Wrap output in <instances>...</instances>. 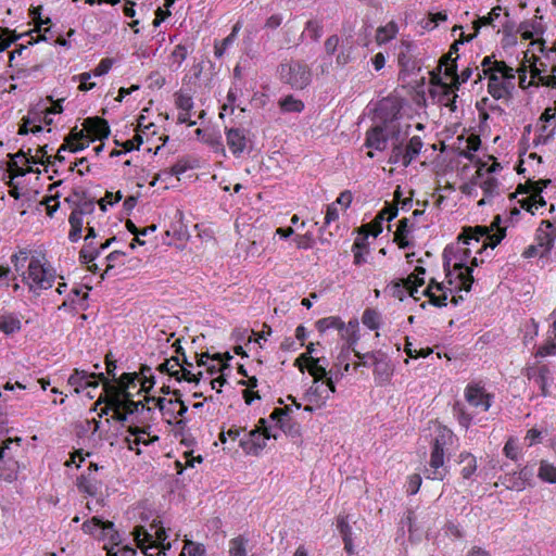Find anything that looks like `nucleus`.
<instances>
[{
  "label": "nucleus",
  "mask_w": 556,
  "mask_h": 556,
  "mask_svg": "<svg viewBox=\"0 0 556 556\" xmlns=\"http://www.w3.org/2000/svg\"><path fill=\"white\" fill-rule=\"evenodd\" d=\"M402 105L396 100L384 98V143L391 141L389 163L408 166L420 154L424 141L420 135H413L408 140L412 125L401 115Z\"/></svg>",
  "instance_id": "f257e3e1"
},
{
  "label": "nucleus",
  "mask_w": 556,
  "mask_h": 556,
  "mask_svg": "<svg viewBox=\"0 0 556 556\" xmlns=\"http://www.w3.org/2000/svg\"><path fill=\"white\" fill-rule=\"evenodd\" d=\"M470 256V249H463L459 252V256L452 264V258L447 255V250L443 252V267L445 271V279L451 286L455 283L457 279L458 285L456 288L459 290H466L469 292L475 282L473 266L478 265V258H471V265L468 266L467 258ZM451 287H446L444 282H437L434 278H431L428 286L422 290L421 294L426 295L433 306H446L447 293L451 292Z\"/></svg>",
  "instance_id": "f03ea898"
},
{
  "label": "nucleus",
  "mask_w": 556,
  "mask_h": 556,
  "mask_svg": "<svg viewBox=\"0 0 556 556\" xmlns=\"http://www.w3.org/2000/svg\"><path fill=\"white\" fill-rule=\"evenodd\" d=\"M482 73L478 74V79L486 76L488 91L494 99L511 98L515 88L516 71L505 61H498L494 54L484 55L481 61Z\"/></svg>",
  "instance_id": "7ed1b4c3"
},
{
  "label": "nucleus",
  "mask_w": 556,
  "mask_h": 556,
  "mask_svg": "<svg viewBox=\"0 0 556 556\" xmlns=\"http://www.w3.org/2000/svg\"><path fill=\"white\" fill-rule=\"evenodd\" d=\"M452 439L453 432L446 427L440 429L439 433L432 439L429 467L425 470L426 478L438 479L439 481L446 478L450 472L446 466V446L451 444Z\"/></svg>",
  "instance_id": "20e7f679"
},
{
  "label": "nucleus",
  "mask_w": 556,
  "mask_h": 556,
  "mask_svg": "<svg viewBox=\"0 0 556 556\" xmlns=\"http://www.w3.org/2000/svg\"><path fill=\"white\" fill-rule=\"evenodd\" d=\"M501 215H496L491 222L490 227H465L458 236V239L463 240L464 244L468 245L472 244L473 241L480 242L482 239V243L477 251H482L484 248H488V245H490V248H496L507 233V229H505V227H501Z\"/></svg>",
  "instance_id": "39448f33"
},
{
  "label": "nucleus",
  "mask_w": 556,
  "mask_h": 556,
  "mask_svg": "<svg viewBox=\"0 0 556 556\" xmlns=\"http://www.w3.org/2000/svg\"><path fill=\"white\" fill-rule=\"evenodd\" d=\"M137 378L136 374H123L119 378V386L112 387L113 394L106 400L111 407L123 408L128 415L138 412L139 409H146L141 401H132V395L127 391L130 384L134 383Z\"/></svg>",
  "instance_id": "423d86ee"
},
{
  "label": "nucleus",
  "mask_w": 556,
  "mask_h": 556,
  "mask_svg": "<svg viewBox=\"0 0 556 556\" xmlns=\"http://www.w3.org/2000/svg\"><path fill=\"white\" fill-rule=\"evenodd\" d=\"M279 74L285 84L290 85L296 90H303L312 81L311 68L301 61H291L280 64Z\"/></svg>",
  "instance_id": "0eeeda50"
},
{
  "label": "nucleus",
  "mask_w": 556,
  "mask_h": 556,
  "mask_svg": "<svg viewBox=\"0 0 556 556\" xmlns=\"http://www.w3.org/2000/svg\"><path fill=\"white\" fill-rule=\"evenodd\" d=\"M23 280L28 285L29 290L39 295L40 291L52 287L54 275L50 273L38 258H31L27 267V276Z\"/></svg>",
  "instance_id": "6e6552de"
},
{
  "label": "nucleus",
  "mask_w": 556,
  "mask_h": 556,
  "mask_svg": "<svg viewBox=\"0 0 556 556\" xmlns=\"http://www.w3.org/2000/svg\"><path fill=\"white\" fill-rule=\"evenodd\" d=\"M382 223V210L379 211L374 218V220L369 224H366L359 228L358 237L355 239L353 244L354 249V262L359 265L364 262L361 250H363L367 245V239L371 236L374 239L382 231L381 227Z\"/></svg>",
  "instance_id": "1a4fd4ad"
},
{
  "label": "nucleus",
  "mask_w": 556,
  "mask_h": 556,
  "mask_svg": "<svg viewBox=\"0 0 556 556\" xmlns=\"http://www.w3.org/2000/svg\"><path fill=\"white\" fill-rule=\"evenodd\" d=\"M433 521H435V515L432 514V511H421L418 519L415 511L407 510L401 521V525L402 527H404V525L407 526L409 538L413 540V538H419L422 530L430 529Z\"/></svg>",
  "instance_id": "9d476101"
},
{
  "label": "nucleus",
  "mask_w": 556,
  "mask_h": 556,
  "mask_svg": "<svg viewBox=\"0 0 556 556\" xmlns=\"http://www.w3.org/2000/svg\"><path fill=\"white\" fill-rule=\"evenodd\" d=\"M465 399L472 407L485 412L491 407L494 396L480 382H470L465 389Z\"/></svg>",
  "instance_id": "9b49d317"
},
{
  "label": "nucleus",
  "mask_w": 556,
  "mask_h": 556,
  "mask_svg": "<svg viewBox=\"0 0 556 556\" xmlns=\"http://www.w3.org/2000/svg\"><path fill=\"white\" fill-rule=\"evenodd\" d=\"M526 377L532 378L539 386L542 396H549V386L553 380L552 371L545 363H538L526 368Z\"/></svg>",
  "instance_id": "f8f14e48"
},
{
  "label": "nucleus",
  "mask_w": 556,
  "mask_h": 556,
  "mask_svg": "<svg viewBox=\"0 0 556 556\" xmlns=\"http://www.w3.org/2000/svg\"><path fill=\"white\" fill-rule=\"evenodd\" d=\"M413 41L407 40H402L397 47L396 59L402 73H413L421 67L420 61L413 53Z\"/></svg>",
  "instance_id": "ddd939ff"
},
{
  "label": "nucleus",
  "mask_w": 556,
  "mask_h": 556,
  "mask_svg": "<svg viewBox=\"0 0 556 556\" xmlns=\"http://www.w3.org/2000/svg\"><path fill=\"white\" fill-rule=\"evenodd\" d=\"M270 438L277 439L276 434H271L266 430L264 434L261 432V428H255L249 432V437L247 439L240 440V446L247 454L258 455L266 446V440Z\"/></svg>",
  "instance_id": "4468645a"
},
{
  "label": "nucleus",
  "mask_w": 556,
  "mask_h": 556,
  "mask_svg": "<svg viewBox=\"0 0 556 556\" xmlns=\"http://www.w3.org/2000/svg\"><path fill=\"white\" fill-rule=\"evenodd\" d=\"M555 226L551 220H542L540 228L536 230L535 240L540 248V256L547 255L555 243V235L553 233Z\"/></svg>",
  "instance_id": "2eb2a0df"
},
{
  "label": "nucleus",
  "mask_w": 556,
  "mask_h": 556,
  "mask_svg": "<svg viewBox=\"0 0 556 556\" xmlns=\"http://www.w3.org/2000/svg\"><path fill=\"white\" fill-rule=\"evenodd\" d=\"M444 75L452 78L451 84H441V86L444 88L445 96H450V93L453 94V98L451 102L448 103L451 110H456V98L457 94L455 93V90L458 89V84L456 83V79L458 77V66H457V59H452V62L446 64L444 68Z\"/></svg>",
  "instance_id": "dca6fc26"
},
{
  "label": "nucleus",
  "mask_w": 556,
  "mask_h": 556,
  "mask_svg": "<svg viewBox=\"0 0 556 556\" xmlns=\"http://www.w3.org/2000/svg\"><path fill=\"white\" fill-rule=\"evenodd\" d=\"M84 126L89 135L96 139H104L110 135L109 123L101 117H89L85 121Z\"/></svg>",
  "instance_id": "f3484780"
},
{
  "label": "nucleus",
  "mask_w": 556,
  "mask_h": 556,
  "mask_svg": "<svg viewBox=\"0 0 556 556\" xmlns=\"http://www.w3.org/2000/svg\"><path fill=\"white\" fill-rule=\"evenodd\" d=\"M227 144L235 155H240L247 147V138L243 130L238 128H230L226 132Z\"/></svg>",
  "instance_id": "a211bd4d"
},
{
  "label": "nucleus",
  "mask_w": 556,
  "mask_h": 556,
  "mask_svg": "<svg viewBox=\"0 0 556 556\" xmlns=\"http://www.w3.org/2000/svg\"><path fill=\"white\" fill-rule=\"evenodd\" d=\"M458 464H460V473L464 479L473 478L478 469V459L473 453L460 452L458 454Z\"/></svg>",
  "instance_id": "6ab92c4d"
},
{
  "label": "nucleus",
  "mask_w": 556,
  "mask_h": 556,
  "mask_svg": "<svg viewBox=\"0 0 556 556\" xmlns=\"http://www.w3.org/2000/svg\"><path fill=\"white\" fill-rule=\"evenodd\" d=\"M479 186L484 197L478 202V205H484V203L490 202V200L494 199V197L500 193V181L497 178H494V176H491V174H488L485 178L481 179Z\"/></svg>",
  "instance_id": "aec40b11"
},
{
  "label": "nucleus",
  "mask_w": 556,
  "mask_h": 556,
  "mask_svg": "<svg viewBox=\"0 0 556 556\" xmlns=\"http://www.w3.org/2000/svg\"><path fill=\"white\" fill-rule=\"evenodd\" d=\"M132 534L137 542V546L143 552V554L152 556V554L149 553V549L156 548V545L153 542V535L142 526L136 527Z\"/></svg>",
  "instance_id": "412c9836"
},
{
  "label": "nucleus",
  "mask_w": 556,
  "mask_h": 556,
  "mask_svg": "<svg viewBox=\"0 0 556 556\" xmlns=\"http://www.w3.org/2000/svg\"><path fill=\"white\" fill-rule=\"evenodd\" d=\"M89 378H99L103 381L106 380L103 374H88L85 370L75 369L74 372L68 378V383L71 386H83V381H85V387H97L98 382L90 381Z\"/></svg>",
  "instance_id": "4be33fe9"
},
{
  "label": "nucleus",
  "mask_w": 556,
  "mask_h": 556,
  "mask_svg": "<svg viewBox=\"0 0 556 556\" xmlns=\"http://www.w3.org/2000/svg\"><path fill=\"white\" fill-rule=\"evenodd\" d=\"M409 232L410 227L408 218H402L401 220H399V224L394 231L393 241L400 248H407V245H409Z\"/></svg>",
  "instance_id": "5701e85b"
},
{
  "label": "nucleus",
  "mask_w": 556,
  "mask_h": 556,
  "mask_svg": "<svg viewBox=\"0 0 556 556\" xmlns=\"http://www.w3.org/2000/svg\"><path fill=\"white\" fill-rule=\"evenodd\" d=\"M388 289L393 298L403 301L407 295H412L409 277L401 278L396 282L390 283Z\"/></svg>",
  "instance_id": "b1692460"
},
{
  "label": "nucleus",
  "mask_w": 556,
  "mask_h": 556,
  "mask_svg": "<svg viewBox=\"0 0 556 556\" xmlns=\"http://www.w3.org/2000/svg\"><path fill=\"white\" fill-rule=\"evenodd\" d=\"M425 267L416 266L414 271L408 275V281L410 283V296L414 299H420V296H418L419 287L425 283Z\"/></svg>",
  "instance_id": "393cba45"
},
{
  "label": "nucleus",
  "mask_w": 556,
  "mask_h": 556,
  "mask_svg": "<svg viewBox=\"0 0 556 556\" xmlns=\"http://www.w3.org/2000/svg\"><path fill=\"white\" fill-rule=\"evenodd\" d=\"M542 191L541 179L538 181H532V179H528L526 182H519L515 192L509 194V199H515L518 193H531L533 197V203L535 199H538V193Z\"/></svg>",
  "instance_id": "a878e982"
},
{
  "label": "nucleus",
  "mask_w": 556,
  "mask_h": 556,
  "mask_svg": "<svg viewBox=\"0 0 556 556\" xmlns=\"http://www.w3.org/2000/svg\"><path fill=\"white\" fill-rule=\"evenodd\" d=\"M83 217L84 216L77 214L76 212H74L72 210V213L70 214V217H68V223L71 225V230L68 232V239L72 242L78 241L81 237L83 225H84Z\"/></svg>",
  "instance_id": "bb28decb"
},
{
  "label": "nucleus",
  "mask_w": 556,
  "mask_h": 556,
  "mask_svg": "<svg viewBox=\"0 0 556 556\" xmlns=\"http://www.w3.org/2000/svg\"><path fill=\"white\" fill-rule=\"evenodd\" d=\"M101 528L104 531H112L111 540L114 541L115 536H118V533L114 530V523L112 521H103L99 517H93L91 521H86L83 525V528L86 532L92 533L93 528Z\"/></svg>",
  "instance_id": "cd10ccee"
},
{
  "label": "nucleus",
  "mask_w": 556,
  "mask_h": 556,
  "mask_svg": "<svg viewBox=\"0 0 556 556\" xmlns=\"http://www.w3.org/2000/svg\"><path fill=\"white\" fill-rule=\"evenodd\" d=\"M337 528L340 531L343 542L344 549L349 554H353V544H352V533L349 523L346 522V518L344 516H339L337 519Z\"/></svg>",
  "instance_id": "c85d7f7f"
},
{
  "label": "nucleus",
  "mask_w": 556,
  "mask_h": 556,
  "mask_svg": "<svg viewBox=\"0 0 556 556\" xmlns=\"http://www.w3.org/2000/svg\"><path fill=\"white\" fill-rule=\"evenodd\" d=\"M279 108L283 113H300L304 110V103L290 94L279 100Z\"/></svg>",
  "instance_id": "c756f323"
},
{
  "label": "nucleus",
  "mask_w": 556,
  "mask_h": 556,
  "mask_svg": "<svg viewBox=\"0 0 556 556\" xmlns=\"http://www.w3.org/2000/svg\"><path fill=\"white\" fill-rule=\"evenodd\" d=\"M556 66L552 67L551 75H543L536 64H531V77L536 78V84L547 85V87H556Z\"/></svg>",
  "instance_id": "7c9ffc66"
},
{
  "label": "nucleus",
  "mask_w": 556,
  "mask_h": 556,
  "mask_svg": "<svg viewBox=\"0 0 556 556\" xmlns=\"http://www.w3.org/2000/svg\"><path fill=\"white\" fill-rule=\"evenodd\" d=\"M500 15H501V7H495V8H491L490 12L486 15H484L483 17H478L472 23V26L475 28V33H473L472 37L476 36V34H478V31L480 30L482 25H492L494 20L500 18ZM469 39H471V36H469Z\"/></svg>",
  "instance_id": "2f4dec72"
},
{
  "label": "nucleus",
  "mask_w": 556,
  "mask_h": 556,
  "mask_svg": "<svg viewBox=\"0 0 556 556\" xmlns=\"http://www.w3.org/2000/svg\"><path fill=\"white\" fill-rule=\"evenodd\" d=\"M538 477L547 483H556V466L548 460H541Z\"/></svg>",
  "instance_id": "473e14b6"
},
{
  "label": "nucleus",
  "mask_w": 556,
  "mask_h": 556,
  "mask_svg": "<svg viewBox=\"0 0 556 556\" xmlns=\"http://www.w3.org/2000/svg\"><path fill=\"white\" fill-rule=\"evenodd\" d=\"M128 431L135 437L132 440L126 439L130 450H135V445L136 446H138L139 444L148 445L151 442L159 440V437H156V435H154L150 440H144L140 434L146 433V430H142L138 427H135V428L130 427Z\"/></svg>",
  "instance_id": "72a5a7b5"
},
{
  "label": "nucleus",
  "mask_w": 556,
  "mask_h": 556,
  "mask_svg": "<svg viewBox=\"0 0 556 556\" xmlns=\"http://www.w3.org/2000/svg\"><path fill=\"white\" fill-rule=\"evenodd\" d=\"M248 540L242 535L233 538L229 542V556H247Z\"/></svg>",
  "instance_id": "f704fd0d"
},
{
  "label": "nucleus",
  "mask_w": 556,
  "mask_h": 556,
  "mask_svg": "<svg viewBox=\"0 0 556 556\" xmlns=\"http://www.w3.org/2000/svg\"><path fill=\"white\" fill-rule=\"evenodd\" d=\"M500 481L508 490H517L518 492H520V490H522L523 483L521 482L520 471L508 472L504 477L500 478Z\"/></svg>",
  "instance_id": "c9c22d12"
},
{
  "label": "nucleus",
  "mask_w": 556,
  "mask_h": 556,
  "mask_svg": "<svg viewBox=\"0 0 556 556\" xmlns=\"http://www.w3.org/2000/svg\"><path fill=\"white\" fill-rule=\"evenodd\" d=\"M381 139H382V126L379 123H376V125L367 134V139H366L365 146L367 148L380 149L379 144L381 142Z\"/></svg>",
  "instance_id": "e433bc0d"
},
{
  "label": "nucleus",
  "mask_w": 556,
  "mask_h": 556,
  "mask_svg": "<svg viewBox=\"0 0 556 556\" xmlns=\"http://www.w3.org/2000/svg\"><path fill=\"white\" fill-rule=\"evenodd\" d=\"M362 323L370 330H377L380 324L379 312L372 308L365 309L362 316Z\"/></svg>",
  "instance_id": "4c0bfd02"
},
{
  "label": "nucleus",
  "mask_w": 556,
  "mask_h": 556,
  "mask_svg": "<svg viewBox=\"0 0 556 556\" xmlns=\"http://www.w3.org/2000/svg\"><path fill=\"white\" fill-rule=\"evenodd\" d=\"M317 329L320 332L326 331L329 328H337L340 332L344 329V323L339 317H326L317 321Z\"/></svg>",
  "instance_id": "58836bf2"
},
{
  "label": "nucleus",
  "mask_w": 556,
  "mask_h": 556,
  "mask_svg": "<svg viewBox=\"0 0 556 556\" xmlns=\"http://www.w3.org/2000/svg\"><path fill=\"white\" fill-rule=\"evenodd\" d=\"M533 58H534V55H533ZM534 61H535V58H534ZM533 64H535V62H533ZM531 65H532V63H530V73H531ZM515 72H516V75L518 74L519 87H521V89H527V87H530V85L536 84V81H538V78H533L532 75H531V79L527 80L528 66L526 63H522L519 68L515 70Z\"/></svg>",
  "instance_id": "ea45409f"
},
{
  "label": "nucleus",
  "mask_w": 556,
  "mask_h": 556,
  "mask_svg": "<svg viewBox=\"0 0 556 556\" xmlns=\"http://www.w3.org/2000/svg\"><path fill=\"white\" fill-rule=\"evenodd\" d=\"M320 361V358H316V361H313V364L307 367L309 375L314 377V384H317L318 381L327 376L326 366L321 365Z\"/></svg>",
  "instance_id": "a19ab883"
},
{
  "label": "nucleus",
  "mask_w": 556,
  "mask_h": 556,
  "mask_svg": "<svg viewBox=\"0 0 556 556\" xmlns=\"http://www.w3.org/2000/svg\"><path fill=\"white\" fill-rule=\"evenodd\" d=\"M181 556H206L205 548L200 543L187 541L182 548Z\"/></svg>",
  "instance_id": "79ce46f5"
},
{
  "label": "nucleus",
  "mask_w": 556,
  "mask_h": 556,
  "mask_svg": "<svg viewBox=\"0 0 556 556\" xmlns=\"http://www.w3.org/2000/svg\"><path fill=\"white\" fill-rule=\"evenodd\" d=\"M358 327V321L357 319H353L351 320L348 326L344 325V329L341 330V337L342 338H346L348 342H349V346L351 348L355 341H356V338H355V332H356V329Z\"/></svg>",
  "instance_id": "37998d69"
},
{
  "label": "nucleus",
  "mask_w": 556,
  "mask_h": 556,
  "mask_svg": "<svg viewBox=\"0 0 556 556\" xmlns=\"http://www.w3.org/2000/svg\"><path fill=\"white\" fill-rule=\"evenodd\" d=\"M100 250L92 247L91 243H87L79 252V258L81 263L87 264L98 257Z\"/></svg>",
  "instance_id": "c03bdc74"
},
{
  "label": "nucleus",
  "mask_w": 556,
  "mask_h": 556,
  "mask_svg": "<svg viewBox=\"0 0 556 556\" xmlns=\"http://www.w3.org/2000/svg\"><path fill=\"white\" fill-rule=\"evenodd\" d=\"M151 528L155 529V534L153 535V542L159 547L161 545L165 548L164 542L167 539V534L165 529L161 526V521L153 520Z\"/></svg>",
  "instance_id": "a18cd8bd"
},
{
  "label": "nucleus",
  "mask_w": 556,
  "mask_h": 556,
  "mask_svg": "<svg viewBox=\"0 0 556 556\" xmlns=\"http://www.w3.org/2000/svg\"><path fill=\"white\" fill-rule=\"evenodd\" d=\"M73 211L81 216L90 215L94 212V202L92 199L75 202Z\"/></svg>",
  "instance_id": "49530a36"
},
{
  "label": "nucleus",
  "mask_w": 556,
  "mask_h": 556,
  "mask_svg": "<svg viewBox=\"0 0 556 556\" xmlns=\"http://www.w3.org/2000/svg\"><path fill=\"white\" fill-rule=\"evenodd\" d=\"M422 484V478L418 472H414L407 478L406 481V491L409 495H415V493L419 492L420 486Z\"/></svg>",
  "instance_id": "de8ad7c7"
},
{
  "label": "nucleus",
  "mask_w": 556,
  "mask_h": 556,
  "mask_svg": "<svg viewBox=\"0 0 556 556\" xmlns=\"http://www.w3.org/2000/svg\"><path fill=\"white\" fill-rule=\"evenodd\" d=\"M321 25L316 20H311L305 25L304 33H307L312 40L318 41L321 36Z\"/></svg>",
  "instance_id": "09e8293b"
},
{
  "label": "nucleus",
  "mask_w": 556,
  "mask_h": 556,
  "mask_svg": "<svg viewBox=\"0 0 556 556\" xmlns=\"http://www.w3.org/2000/svg\"><path fill=\"white\" fill-rule=\"evenodd\" d=\"M175 103L180 111H191L193 108L192 98L182 92H177L175 94Z\"/></svg>",
  "instance_id": "8fccbe9b"
},
{
  "label": "nucleus",
  "mask_w": 556,
  "mask_h": 556,
  "mask_svg": "<svg viewBox=\"0 0 556 556\" xmlns=\"http://www.w3.org/2000/svg\"><path fill=\"white\" fill-rule=\"evenodd\" d=\"M556 354V342L553 339H548L545 343L539 346L535 351L536 357H546V355Z\"/></svg>",
  "instance_id": "3c124183"
},
{
  "label": "nucleus",
  "mask_w": 556,
  "mask_h": 556,
  "mask_svg": "<svg viewBox=\"0 0 556 556\" xmlns=\"http://www.w3.org/2000/svg\"><path fill=\"white\" fill-rule=\"evenodd\" d=\"M405 351H406L408 357H427V355L432 354L433 349H431V348L416 349L413 346V343L407 342L405 344Z\"/></svg>",
  "instance_id": "603ef678"
},
{
  "label": "nucleus",
  "mask_w": 556,
  "mask_h": 556,
  "mask_svg": "<svg viewBox=\"0 0 556 556\" xmlns=\"http://www.w3.org/2000/svg\"><path fill=\"white\" fill-rule=\"evenodd\" d=\"M104 386H105L106 394L104 397L100 396L98 399V401L94 404V408H93V409H96L97 406L100 405L101 403L106 404V406L101 409V412L99 414L100 417L108 415L109 410L112 409L111 405L106 402V400L113 394V390L111 389L113 386H111L109 382H105Z\"/></svg>",
  "instance_id": "864d4df0"
},
{
  "label": "nucleus",
  "mask_w": 556,
  "mask_h": 556,
  "mask_svg": "<svg viewBox=\"0 0 556 556\" xmlns=\"http://www.w3.org/2000/svg\"><path fill=\"white\" fill-rule=\"evenodd\" d=\"M77 486L81 492H85L89 495H94L97 493L96 484L87 477L81 476L77 481Z\"/></svg>",
  "instance_id": "5fc2aeb1"
},
{
  "label": "nucleus",
  "mask_w": 556,
  "mask_h": 556,
  "mask_svg": "<svg viewBox=\"0 0 556 556\" xmlns=\"http://www.w3.org/2000/svg\"><path fill=\"white\" fill-rule=\"evenodd\" d=\"M21 328V323L17 319H3L0 321V330L5 334H11Z\"/></svg>",
  "instance_id": "6e6d98bb"
},
{
  "label": "nucleus",
  "mask_w": 556,
  "mask_h": 556,
  "mask_svg": "<svg viewBox=\"0 0 556 556\" xmlns=\"http://www.w3.org/2000/svg\"><path fill=\"white\" fill-rule=\"evenodd\" d=\"M288 410H289L288 407L287 408H275L269 416L270 419L277 420V422L282 431H287L286 419L283 417L287 416Z\"/></svg>",
  "instance_id": "4d7b16f0"
},
{
  "label": "nucleus",
  "mask_w": 556,
  "mask_h": 556,
  "mask_svg": "<svg viewBox=\"0 0 556 556\" xmlns=\"http://www.w3.org/2000/svg\"><path fill=\"white\" fill-rule=\"evenodd\" d=\"M504 453L507 456V458L510 459H517L518 458V446L515 443L514 439H508L505 446H504Z\"/></svg>",
  "instance_id": "13d9d810"
},
{
  "label": "nucleus",
  "mask_w": 556,
  "mask_h": 556,
  "mask_svg": "<svg viewBox=\"0 0 556 556\" xmlns=\"http://www.w3.org/2000/svg\"><path fill=\"white\" fill-rule=\"evenodd\" d=\"M112 65H113L112 59L105 58V59L101 60L99 65L94 68L93 75L102 76V75L106 74L110 71V68L112 67Z\"/></svg>",
  "instance_id": "bf43d9fd"
},
{
  "label": "nucleus",
  "mask_w": 556,
  "mask_h": 556,
  "mask_svg": "<svg viewBox=\"0 0 556 556\" xmlns=\"http://www.w3.org/2000/svg\"><path fill=\"white\" fill-rule=\"evenodd\" d=\"M534 470L533 467L525 466L520 469V478L522 483V490L530 484L533 479Z\"/></svg>",
  "instance_id": "052dcab7"
},
{
  "label": "nucleus",
  "mask_w": 556,
  "mask_h": 556,
  "mask_svg": "<svg viewBox=\"0 0 556 556\" xmlns=\"http://www.w3.org/2000/svg\"><path fill=\"white\" fill-rule=\"evenodd\" d=\"M178 366H181L180 362H179V358L178 357H172L169 359H166L164 363H162L157 369L161 371V372H168L170 371V369L175 368V367H178Z\"/></svg>",
  "instance_id": "680f3d73"
},
{
  "label": "nucleus",
  "mask_w": 556,
  "mask_h": 556,
  "mask_svg": "<svg viewBox=\"0 0 556 556\" xmlns=\"http://www.w3.org/2000/svg\"><path fill=\"white\" fill-rule=\"evenodd\" d=\"M356 355L358 358L362 359L363 365H365V366L374 365L377 368L379 359L375 353H366V354L361 355L359 353L356 352Z\"/></svg>",
  "instance_id": "e2e57ef3"
},
{
  "label": "nucleus",
  "mask_w": 556,
  "mask_h": 556,
  "mask_svg": "<svg viewBox=\"0 0 556 556\" xmlns=\"http://www.w3.org/2000/svg\"><path fill=\"white\" fill-rule=\"evenodd\" d=\"M232 41H233V35H229V36H227V37L222 41L220 46L215 45V51H214L215 55H216L217 58H222V56L224 55V53H225V50L227 49V47H228L229 45H231V43H232Z\"/></svg>",
  "instance_id": "0e129e2a"
},
{
  "label": "nucleus",
  "mask_w": 556,
  "mask_h": 556,
  "mask_svg": "<svg viewBox=\"0 0 556 556\" xmlns=\"http://www.w3.org/2000/svg\"><path fill=\"white\" fill-rule=\"evenodd\" d=\"M313 361H316V358L313 357L312 355H308L307 353H303L295 359L294 365L299 367V369L303 372V363H306L308 367L311 364H313Z\"/></svg>",
  "instance_id": "69168bd1"
},
{
  "label": "nucleus",
  "mask_w": 556,
  "mask_h": 556,
  "mask_svg": "<svg viewBox=\"0 0 556 556\" xmlns=\"http://www.w3.org/2000/svg\"><path fill=\"white\" fill-rule=\"evenodd\" d=\"M397 31V24H395V22H388V24L384 25V42L389 41V39H392V37H394Z\"/></svg>",
  "instance_id": "338daca9"
},
{
  "label": "nucleus",
  "mask_w": 556,
  "mask_h": 556,
  "mask_svg": "<svg viewBox=\"0 0 556 556\" xmlns=\"http://www.w3.org/2000/svg\"><path fill=\"white\" fill-rule=\"evenodd\" d=\"M188 168H190L189 164L186 161L181 160L170 167L168 174L179 176L182 173H185Z\"/></svg>",
  "instance_id": "774afa93"
}]
</instances>
